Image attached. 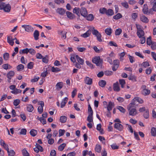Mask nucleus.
Wrapping results in <instances>:
<instances>
[{"mask_svg":"<svg viewBox=\"0 0 156 156\" xmlns=\"http://www.w3.org/2000/svg\"><path fill=\"white\" fill-rule=\"evenodd\" d=\"M11 9V6L9 4H6L5 3L0 2V10H3L5 12H9Z\"/></svg>","mask_w":156,"mask_h":156,"instance_id":"f257e3e1","label":"nucleus"},{"mask_svg":"<svg viewBox=\"0 0 156 156\" xmlns=\"http://www.w3.org/2000/svg\"><path fill=\"white\" fill-rule=\"evenodd\" d=\"M136 26L137 28L136 34L138 37L139 38L144 37L145 33L144 31L142 29V27L137 24H136Z\"/></svg>","mask_w":156,"mask_h":156,"instance_id":"f03ea898","label":"nucleus"},{"mask_svg":"<svg viewBox=\"0 0 156 156\" xmlns=\"http://www.w3.org/2000/svg\"><path fill=\"white\" fill-rule=\"evenodd\" d=\"M91 30L92 31V33L96 37L98 41L100 42H102V40L101 38V34L97 30L95 29L94 27H93L91 28Z\"/></svg>","mask_w":156,"mask_h":156,"instance_id":"7ed1b4c3","label":"nucleus"},{"mask_svg":"<svg viewBox=\"0 0 156 156\" xmlns=\"http://www.w3.org/2000/svg\"><path fill=\"white\" fill-rule=\"evenodd\" d=\"M92 61L93 63H95L98 66H100L102 65L103 62V60L101 59L99 56H96L92 58Z\"/></svg>","mask_w":156,"mask_h":156,"instance_id":"20e7f679","label":"nucleus"},{"mask_svg":"<svg viewBox=\"0 0 156 156\" xmlns=\"http://www.w3.org/2000/svg\"><path fill=\"white\" fill-rule=\"evenodd\" d=\"M134 106V105H130V103L129 105V115L133 116H134L137 114L136 109L135 108H133Z\"/></svg>","mask_w":156,"mask_h":156,"instance_id":"39448f33","label":"nucleus"},{"mask_svg":"<svg viewBox=\"0 0 156 156\" xmlns=\"http://www.w3.org/2000/svg\"><path fill=\"white\" fill-rule=\"evenodd\" d=\"M151 4L152 5V7L149 11V13L152 14V11L156 12V0H151Z\"/></svg>","mask_w":156,"mask_h":156,"instance_id":"423d86ee","label":"nucleus"},{"mask_svg":"<svg viewBox=\"0 0 156 156\" xmlns=\"http://www.w3.org/2000/svg\"><path fill=\"white\" fill-rule=\"evenodd\" d=\"M38 104L40 105V106H39L37 108L38 112L39 114H41L43 111V107L44 106V103L43 101H41L38 102Z\"/></svg>","mask_w":156,"mask_h":156,"instance_id":"0eeeda50","label":"nucleus"},{"mask_svg":"<svg viewBox=\"0 0 156 156\" xmlns=\"http://www.w3.org/2000/svg\"><path fill=\"white\" fill-rule=\"evenodd\" d=\"M137 101L140 104L142 103L143 102V100L140 98L138 97H136L132 100V102L130 103V105H134L136 104L135 101Z\"/></svg>","mask_w":156,"mask_h":156,"instance_id":"6e6552de","label":"nucleus"},{"mask_svg":"<svg viewBox=\"0 0 156 156\" xmlns=\"http://www.w3.org/2000/svg\"><path fill=\"white\" fill-rule=\"evenodd\" d=\"M80 14L84 17L88 14V12L85 7H82L81 8Z\"/></svg>","mask_w":156,"mask_h":156,"instance_id":"1a4fd4ad","label":"nucleus"},{"mask_svg":"<svg viewBox=\"0 0 156 156\" xmlns=\"http://www.w3.org/2000/svg\"><path fill=\"white\" fill-rule=\"evenodd\" d=\"M22 27L25 29V30L27 32H30L33 31V28L29 25H23Z\"/></svg>","mask_w":156,"mask_h":156,"instance_id":"9d476101","label":"nucleus"},{"mask_svg":"<svg viewBox=\"0 0 156 156\" xmlns=\"http://www.w3.org/2000/svg\"><path fill=\"white\" fill-rule=\"evenodd\" d=\"M84 83L87 85H90L93 83L92 79L88 76L84 78Z\"/></svg>","mask_w":156,"mask_h":156,"instance_id":"9b49d317","label":"nucleus"},{"mask_svg":"<svg viewBox=\"0 0 156 156\" xmlns=\"http://www.w3.org/2000/svg\"><path fill=\"white\" fill-rule=\"evenodd\" d=\"M114 103L110 101L109 102L108 104L107 105V107H105V108H107L108 111L109 112L111 110H112L114 106Z\"/></svg>","mask_w":156,"mask_h":156,"instance_id":"f8f14e48","label":"nucleus"},{"mask_svg":"<svg viewBox=\"0 0 156 156\" xmlns=\"http://www.w3.org/2000/svg\"><path fill=\"white\" fill-rule=\"evenodd\" d=\"M114 128L119 131H121L123 130V127L119 123H115L114 124Z\"/></svg>","mask_w":156,"mask_h":156,"instance_id":"ddd939ff","label":"nucleus"},{"mask_svg":"<svg viewBox=\"0 0 156 156\" xmlns=\"http://www.w3.org/2000/svg\"><path fill=\"white\" fill-rule=\"evenodd\" d=\"M140 20L141 21L145 23H148L149 21L147 18L143 15H142L140 16Z\"/></svg>","mask_w":156,"mask_h":156,"instance_id":"4468645a","label":"nucleus"},{"mask_svg":"<svg viewBox=\"0 0 156 156\" xmlns=\"http://www.w3.org/2000/svg\"><path fill=\"white\" fill-rule=\"evenodd\" d=\"M113 89L114 91L118 92L120 90V88L119 87V83L118 82L114 83L113 86Z\"/></svg>","mask_w":156,"mask_h":156,"instance_id":"2eb2a0df","label":"nucleus"},{"mask_svg":"<svg viewBox=\"0 0 156 156\" xmlns=\"http://www.w3.org/2000/svg\"><path fill=\"white\" fill-rule=\"evenodd\" d=\"M84 17L86 18L87 20L90 21H93L94 18V16L92 14H87Z\"/></svg>","mask_w":156,"mask_h":156,"instance_id":"dca6fc26","label":"nucleus"},{"mask_svg":"<svg viewBox=\"0 0 156 156\" xmlns=\"http://www.w3.org/2000/svg\"><path fill=\"white\" fill-rule=\"evenodd\" d=\"M114 14L113 10L111 9L106 10L105 14L108 16H111Z\"/></svg>","mask_w":156,"mask_h":156,"instance_id":"f3484780","label":"nucleus"},{"mask_svg":"<svg viewBox=\"0 0 156 156\" xmlns=\"http://www.w3.org/2000/svg\"><path fill=\"white\" fill-rule=\"evenodd\" d=\"M80 9L78 7H75L73 10L74 13L76 14L79 17L80 15Z\"/></svg>","mask_w":156,"mask_h":156,"instance_id":"a211bd4d","label":"nucleus"},{"mask_svg":"<svg viewBox=\"0 0 156 156\" xmlns=\"http://www.w3.org/2000/svg\"><path fill=\"white\" fill-rule=\"evenodd\" d=\"M7 42L11 46H12L14 44L13 38L11 36H8L7 37Z\"/></svg>","mask_w":156,"mask_h":156,"instance_id":"6ab92c4d","label":"nucleus"},{"mask_svg":"<svg viewBox=\"0 0 156 156\" xmlns=\"http://www.w3.org/2000/svg\"><path fill=\"white\" fill-rule=\"evenodd\" d=\"M34 109V107L32 105L29 104L27 105V110L28 112H31Z\"/></svg>","mask_w":156,"mask_h":156,"instance_id":"aec40b11","label":"nucleus"},{"mask_svg":"<svg viewBox=\"0 0 156 156\" xmlns=\"http://www.w3.org/2000/svg\"><path fill=\"white\" fill-rule=\"evenodd\" d=\"M63 86V83L62 82H58L56 85V89L59 90L62 88Z\"/></svg>","mask_w":156,"mask_h":156,"instance_id":"412c9836","label":"nucleus"},{"mask_svg":"<svg viewBox=\"0 0 156 156\" xmlns=\"http://www.w3.org/2000/svg\"><path fill=\"white\" fill-rule=\"evenodd\" d=\"M56 12L59 14L62 15L65 14V10L62 8H58L56 10Z\"/></svg>","mask_w":156,"mask_h":156,"instance_id":"4be33fe9","label":"nucleus"},{"mask_svg":"<svg viewBox=\"0 0 156 156\" xmlns=\"http://www.w3.org/2000/svg\"><path fill=\"white\" fill-rule=\"evenodd\" d=\"M68 99V98H67L66 97L62 100L61 103V108H63L65 106Z\"/></svg>","mask_w":156,"mask_h":156,"instance_id":"5701e85b","label":"nucleus"},{"mask_svg":"<svg viewBox=\"0 0 156 156\" xmlns=\"http://www.w3.org/2000/svg\"><path fill=\"white\" fill-rule=\"evenodd\" d=\"M15 74V73L13 71H10L7 74V76L8 79H11Z\"/></svg>","mask_w":156,"mask_h":156,"instance_id":"b1692460","label":"nucleus"},{"mask_svg":"<svg viewBox=\"0 0 156 156\" xmlns=\"http://www.w3.org/2000/svg\"><path fill=\"white\" fill-rule=\"evenodd\" d=\"M143 12L144 14H147L149 13L148 11V7L147 4H144V8L143 9Z\"/></svg>","mask_w":156,"mask_h":156,"instance_id":"393cba45","label":"nucleus"},{"mask_svg":"<svg viewBox=\"0 0 156 156\" xmlns=\"http://www.w3.org/2000/svg\"><path fill=\"white\" fill-rule=\"evenodd\" d=\"M105 31L107 35H110L112 32V30L111 28H108L105 29Z\"/></svg>","mask_w":156,"mask_h":156,"instance_id":"a878e982","label":"nucleus"},{"mask_svg":"<svg viewBox=\"0 0 156 156\" xmlns=\"http://www.w3.org/2000/svg\"><path fill=\"white\" fill-rule=\"evenodd\" d=\"M2 67L3 68L6 70L11 69L12 68V66L8 63L4 64L2 66Z\"/></svg>","mask_w":156,"mask_h":156,"instance_id":"bb28decb","label":"nucleus"},{"mask_svg":"<svg viewBox=\"0 0 156 156\" xmlns=\"http://www.w3.org/2000/svg\"><path fill=\"white\" fill-rule=\"evenodd\" d=\"M66 14L67 17L70 19H72L74 17V15L69 12L67 11Z\"/></svg>","mask_w":156,"mask_h":156,"instance_id":"cd10ccee","label":"nucleus"},{"mask_svg":"<svg viewBox=\"0 0 156 156\" xmlns=\"http://www.w3.org/2000/svg\"><path fill=\"white\" fill-rule=\"evenodd\" d=\"M91 32L90 31L88 30L85 33L81 35V36L84 37L86 38L88 37L90 34Z\"/></svg>","mask_w":156,"mask_h":156,"instance_id":"c85d7f7f","label":"nucleus"},{"mask_svg":"<svg viewBox=\"0 0 156 156\" xmlns=\"http://www.w3.org/2000/svg\"><path fill=\"white\" fill-rule=\"evenodd\" d=\"M98 84L101 87H104L106 84V82L105 80H101L99 82Z\"/></svg>","mask_w":156,"mask_h":156,"instance_id":"c756f323","label":"nucleus"},{"mask_svg":"<svg viewBox=\"0 0 156 156\" xmlns=\"http://www.w3.org/2000/svg\"><path fill=\"white\" fill-rule=\"evenodd\" d=\"M39 36V31L37 30H35L34 33V36L35 40H37L38 39Z\"/></svg>","mask_w":156,"mask_h":156,"instance_id":"7c9ffc66","label":"nucleus"},{"mask_svg":"<svg viewBox=\"0 0 156 156\" xmlns=\"http://www.w3.org/2000/svg\"><path fill=\"white\" fill-rule=\"evenodd\" d=\"M151 135L154 136H156V128L153 127L151 128Z\"/></svg>","mask_w":156,"mask_h":156,"instance_id":"2f4dec72","label":"nucleus"},{"mask_svg":"<svg viewBox=\"0 0 156 156\" xmlns=\"http://www.w3.org/2000/svg\"><path fill=\"white\" fill-rule=\"evenodd\" d=\"M29 50L28 48H26L23 50H20L19 53L20 54H27L29 52Z\"/></svg>","mask_w":156,"mask_h":156,"instance_id":"473e14b6","label":"nucleus"},{"mask_svg":"<svg viewBox=\"0 0 156 156\" xmlns=\"http://www.w3.org/2000/svg\"><path fill=\"white\" fill-rule=\"evenodd\" d=\"M67 120V117L66 116L63 115L60 117V121L62 123L65 122Z\"/></svg>","mask_w":156,"mask_h":156,"instance_id":"72a5a7b5","label":"nucleus"},{"mask_svg":"<svg viewBox=\"0 0 156 156\" xmlns=\"http://www.w3.org/2000/svg\"><path fill=\"white\" fill-rule=\"evenodd\" d=\"M101 146L99 144H97L96 146L95 149L96 152L99 153L101 152Z\"/></svg>","mask_w":156,"mask_h":156,"instance_id":"f704fd0d","label":"nucleus"},{"mask_svg":"<svg viewBox=\"0 0 156 156\" xmlns=\"http://www.w3.org/2000/svg\"><path fill=\"white\" fill-rule=\"evenodd\" d=\"M24 66L21 64L18 65L16 67V69L17 71H20L23 70L24 69Z\"/></svg>","mask_w":156,"mask_h":156,"instance_id":"c9c22d12","label":"nucleus"},{"mask_svg":"<svg viewBox=\"0 0 156 156\" xmlns=\"http://www.w3.org/2000/svg\"><path fill=\"white\" fill-rule=\"evenodd\" d=\"M119 82L120 84L121 85V87L122 88H123L124 87V86L126 84V82L124 79H119Z\"/></svg>","mask_w":156,"mask_h":156,"instance_id":"e433bc0d","label":"nucleus"},{"mask_svg":"<svg viewBox=\"0 0 156 156\" xmlns=\"http://www.w3.org/2000/svg\"><path fill=\"white\" fill-rule=\"evenodd\" d=\"M77 56H78V55H72L70 58L71 61L73 63L76 62V60L77 59Z\"/></svg>","mask_w":156,"mask_h":156,"instance_id":"4c0bfd02","label":"nucleus"},{"mask_svg":"<svg viewBox=\"0 0 156 156\" xmlns=\"http://www.w3.org/2000/svg\"><path fill=\"white\" fill-rule=\"evenodd\" d=\"M122 17V15L120 13H118L116 15L113 16V18L115 20H117L121 18Z\"/></svg>","mask_w":156,"mask_h":156,"instance_id":"58836bf2","label":"nucleus"},{"mask_svg":"<svg viewBox=\"0 0 156 156\" xmlns=\"http://www.w3.org/2000/svg\"><path fill=\"white\" fill-rule=\"evenodd\" d=\"M77 60L80 64L82 65L84 64V61L83 60L80 58L78 55L77 56Z\"/></svg>","mask_w":156,"mask_h":156,"instance_id":"ea45409f","label":"nucleus"},{"mask_svg":"<svg viewBox=\"0 0 156 156\" xmlns=\"http://www.w3.org/2000/svg\"><path fill=\"white\" fill-rule=\"evenodd\" d=\"M30 133L32 136H34L37 134V131L36 130L32 129L30 130Z\"/></svg>","mask_w":156,"mask_h":156,"instance_id":"a19ab883","label":"nucleus"},{"mask_svg":"<svg viewBox=\"0 0 156 156\" xmlns=\"http://www.w3.org/2000/svg\"><path fill=\"white\" fill-rule=\"evenodd\" d=\"M22 152L23 156H30L29 153L25 149H23Z\"/></svg>","mask_w":156,"mask_h":156,"instance_id":"79ce46f5","label":"nucleus"},{"mask_svg":"<svg viewBox=\"0 0 156 156\" xmlns=\"http://www.w3.org/2000/svg\"><path fill=\"white\" fill-rule=\"evenodd\" d=\"M93 114H89L87 118V120L89 122H91L93 121Z\"/></svg>","mask_w":156,"mask_h":156,"instance_id":"37998d69","label":"nucleus"},{"mask_svg":"<svg viewBox=\"0 0 156 156\" xmlns=\"http://www.w3.org/2000/svg\"><path fill=\"white\" fill-rule=\"evenodd\" d=\"M151 37L149 36L148 38H147V44L148 45H151V44L153 42L151 40Z\"/></svg>","mask_w":156,"mask_h":156,"instance_id":"c03bdc74","label":"nucleus"},{"mask_svg":"<svg viewBox=\"0 0 156 156\" xmlns=\"http://www.w3.org/2000/svg\"><path fill=\"white\" fill-rule=\"evenodd\" d=\"M150 92V91L149 90L146 89H144L142 91V93L144 95H148Z\"/></svg>","mask_w":156,"mask_h":156,"instance_id":"a18cd8bd","label":"nucleus"},{"mask_svg":"<svg viewBox=\"0 0 156 156\" xmlns=\"http://www.w3.org/2000/svg\"><path fill=\"white\" fill-rule=\"evenodd\" d=\"M107 9L105 8H101L100 9L99 11L101 14H105Z\"/></svg>","mask_w":156,"mask_h":156,"instance_id":"49530a36","label":"nucleus"},{"mask_svg":"<svg viewBox=\"0 0 156 156\" xmlns=\"http://www.w3.org/2000/svg\"><path fill=\"white\" fill-rule=\"evenodd\" d=\"M21 92V90L20 89L16 88L13 90L11 91V93L15 94H17L18 93H20Z\"/></svg>","mask_w":156,"mask_h":156,"instance_id":"de8ad7c7","label":"nucleus"},{"mask_svg":"<svg viewBox=\"0 0 156 156\" xmlns=\"http://www.w3.org/2000/svg\"><path fill=\"white\" fill-rule=\"evenodd\" d=\"M66 146V144L65 143L61 144L58 147V150L60 151H63Z\"/></svg>","mask_w":156,"mask_h":156,"instance_id":"09e8293b","label":"nucleus"},{"mask_svg":"<svg viewBox=\"0 0 156 156\" xmlns=\"http://www.w3.org/2000/svg\"><path fill=\"white\" fill-rule=\"evenodd\" d=\"M111 147L113 150L118 149L119 148V146L117 145L115 143H114L111 145Z\"/></svg>","mask_w":156,"mask_h":156,"instance_id":"8fccbe9b","label":"nucleus"},{"mask_svg":"<svg viewBox=\"0 0 156 156\" xmlns=\"http://www.w3.org/2000/svg\"><path fill=\"white\" fill-rule=\"evenodd\" d=\"M136 77L134 75H131L128 77V79L129 80H131L133 82H136Z\"/></svg>","mask_w":156,"mask_h":156,"instance_id":"3c124183","label":"nucleus"},{"mask_svg":"<svg viewBox=\"0 0 156 156\" xmlns=\"http://www.w3.org/2000/svg\"><path fill=\"white\" fill-rule=\"evenodd\" d=\"M51 70L52 72H58L60 71V69L57 67H52L51 68Z\"/></svg>","mask_w":156,"mask_h":156,"instance_id":"603ef678","label":"nucleus"},{"mask_svg":"<svg viewBox=\"0 0 156 156\" xmlns=\"http://www.w3.org/2000/svg\"><path fill=\"white\" fill-rule=\"evenodd\" d=\"M8 153V156H14L15 154V152L12 150H11L10 151H9L7 152Z\"/></svg>","mask_w":156,"mask_h":156,"instance_id":"864d4df0","label":"nucleus"},{"mask_svg":"<svg viewBox=\"0 0 156 156\" xmlns=\"http://www.w3.org/2000/svg\"><path fill=\"white\" fill-rule=\"evenodd\" d=\"M3 58L5 60H8L9 58V55L8 53L6 52L3 55Z\"/></svg>","mask_w":156,"mask_h":156,"instance_id":"5fc2aeb1","label":"nucleus"},{"mask_svg":"<svg viewBox=\"0 0 156 156\" xmlns=\"http://www.w3.org/2000/svg\"><path fill=\"white\" fill-rule=\"evenodd\" d=\"M141 66H143L144 68L149 66L150 65L149 63L147 62H143L141 64Z\"/></svg>","mask_w":156,"mask_h":156,"instance_id":"6e6d98bb","label":"nucleus"},{"mask_svg":"<svg viewBox=\"0 0 156 156\" xmlns=\"http://www.w3.org/2000/svg\"><path fill=\"white\" fill-rule=\"evenodd\" d=\"M39 79V77L35 76L34 77V78L31 80L30 81L32 83L35 82L37 81Z\"/></svg>","mask_w":156,"mask_h":156,"instance_id":"4d7b16f0","label":"nucleus"},{"mask_svg":"<svg viewBox=\"0 0 156 156\" xmlns=\"http://www.w3.org/2000/svg\"><path fill=\"white\" fill-rule=\"evenodd\" d=\"M143 116L144 118L145 119H147L149 118V113L148 110H147L146 111V112L144 114Z\"/></svg>","mask_w":156,"mask_h":156,"instance_id":"13d9d810","label":"nucleus"},{"mask_svg":"<svg viewBox=\"0 0 156 156\" xmlns=\"http://www.w3.org/2000/svg\"><path fill=\"white\" fill-rule=\"evenodd\" d=\"M88 112L89 114H93V111L90 105L89 104L88 105Z\"/></svg>","mask_w":156,"mask_h":156,"instance_id":"bf43d9fd","label":"nucleus"},{"mask_svg":"<svg viewBox=\"0 0 156 156\" xmlns=\"http://www.w3.org/2000/svg\"><path fill=\"white\" fill-rule=\"evenodd\" d=\"M132 18L134 20H135L136 18L138 17V14L136 13H134L131 15Z\"/></svg>","mask_w":156,"mask_h":156,"instance_id":"052dcab7","label":"nucleus"},{"mask_svg":"<svg viewBox=\"0 0 156 156\" xmlns=\"http://www.w3.org/2000/svg\"><path fill=\"white\" fill-rule=\"evenodd\" d=\"M113 72L112 71L107 70L105 72V75L107 76H110L113 74Z\"/></svg>","mask_w":156,"mask_h":156,"instance_id":"680f3d73","label":"nucleus"},{"mask_svg":"<svg viewBox=\"0 0 156 156\" xmlns=\"http://www.w3.org/2000/svg\"><path fill=\"white\" fill-rule=\"evenodd\" d=\"M122 32V30L121 29H118L115 30V35H119Z\"/></svg>","mask_w":156,"mask_h":156,"instance_id":"e2e57ef3","label":"nucleus"},{"mask_svg":"<svg viewBox=\"0 0 156 156\" xmlns=\"http://www.w3.org/2000/svg\"><path fill=\"white\" fill-rule=\"evenodd\" d=\"M34 63L32 62H30L27 66V67L29 69H32L33 67Z\"/></svg>","mask_w":156,"mask_h":156,"instance_id":"0e129e2a","label":"nucleus"},{"mask_svg":"<svg viewBox=\"0 0 156 156\" xmlns=\"http://www.w3.org/2000/svg\"><path fill=\"white\" fill-rule=\"evenodd\" d=\"M20 100L18 99H16L13 101V105L16 106L20 104Z\"/></svg>","mask_w":156,"mask_h":156,"instance_id":"69168bd1","label":"nucleus"},{"mask_svg":"<svg viewBox=\"0 0 156 156\" xmlns=\"http://www.w3.org/2000/svg\"><path fill=\"white\" fill-rule=\"evenodd\" d=\"M121 4L122 6L126 9H128L129 8L128 4V3L126 2H122Z\"/></svg>","mask_w":156,"mask_h":156,"instance_id":"338daca9","label":"nucleus"},{"mask_svg":"<svg viewBox=\"0 0 156 156\" xmlns=\"http://www.w3.org/2000/svg\"><path fill=\"white\" fill-rule=\"evenodd\" d=\"M151 45V48L152 49L154 50L156 49V43L155 42H153Z\"/></svg>","mask_w":156,"mask_h":156,"instance_id":"774afa93","label":"nucleus"}]
</instances>
